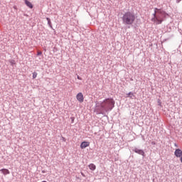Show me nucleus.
Instances as JSON below:
<instances>
[{
  "instance_id": "obj_13",
  "label": "nucleus",
  "mask_w": 182,
  "mask_h": 182,
  "mask_svg": "<svg viewBox=\"0 0 182 182\" xmlns=\"http://www.w3.org/2000/svg\"><path fill=\"white\" fill-rule=\"evenodd\" d=\"M37 76H38V73H36V72L33 73V79L36 78Z\"/></svg>"
},
{
  "instance_id": "obj_17",
  "label": "nucleus",
  "mask_w": 182,
  "mask_h": 182,
  "mask_svg": "<svg viewBox=\"0 0 182 182\" xmlns=\"http://www.w3.org/2000/svg\"><path fill=\"white\" fill-rule=\"evenodd\" d=\"M180 161H181V163H182V156L180 158Z\"/></svg>"
},
{
  "instance_id": "obj_18",
  "label": "nucleus",
  "mask_w": 182,
  "mask_h": 182,
  "mask_svg": "<svg viewBox=\"0 0 182 182\" xmlns=\"http://www.w3.org/2000/svg\"><path fill=\"white\" fill-rule=\"evenodd\" d=\"M175 147H178L177 144H174Z\"/></svg>"
},
{
  "instance_id": "obj_19",
  "label": "nucleus",
  "mask_w": 182,
  "mask_h": 182,
  "mask_svg": "<svg viewBox=\"0 0 182 182\" xmlns=\"http://www.w3.org/2000/svg\"><path fill=\"white\" fill-rule=\"evenodd\" d=\"M41 182H48V181H41Z\"/></svg>"
},
{
  "instance_id": "obj_6",
  "label": "nucleus",
  "mask_w": 182,
  "mask_h": 182,
  "mask_svg": "<svg viewBox=\"0 0 182 182\" xmlns=\"http://www.w3.org/2000/svg\"><path fill=\"white\" fill-rule=\"evenodd\" d=\"M174 154L176 157H180V159L182 157V150L180 149H177L174 151Z\"/></svg>"
},
{
  "instance_id": "obj_11",
  "label": "nucleus",
  "mask_w": 182,
  "mask_h": 182,
  "mask_svg": "<svg viewBox=\"0 0 182 182\" xmlns=\"http://www.w3.org/2000/svg\"><path fill=\"white\" fill-rule=\"evenodd\" d=\"M127 97H130L131 99H132V96H134V93L133 92H129L128 94H127Z\"/></svg>"
},
{
  "instance_id": "obj_2",
  "label": "nucleus",
  "mask_w": 182,
  "mask_h": 182,
  "mask_svg": "<svg viewBox=\"0 0 182 182\" xmlns=\"http://www.w3.org/2000/svg\"><path fill=\"white\" fill-rule=\"evenodd\" d=\"M115 102L112 98H107L103 102H100V107L105 112H109L112 110L114 107Z\"/></svg>"
},
{
  "instance_id": "obj_1",
  "label": "nucleus",
  "mask_w": 182,
  "mask_h": 182,
  "mask_svg": "<svg viewBox=\"0 0 182 182\" xmlns=\"http://www.w3.org/2000/svg\"><path fill=\"white\" fill-rule=\"evenodd\" d=\"M153 16L154 17L151 18V21L156 25H159L161 24L163 21H164V19L169 15L163 9L154 8V14Z\"/></svg>"
},
{
  "instance_id": "obj_15",
  "label": "nucleus",
  "mask_w": 182,
  "mask_h": 182,
  "mask_svg": "<svg viewBox=\"0 0 182 182\" xmlns=\"http://www.w3.org/2000/svg\"><path fill=\"white\" fill-rule=\"evenodd\" d=\"M176 3L178 4L180 3L182 0H176Z\"/></svg>"
},
{
  "instance_id": "obj_7",
  "label": "nucleus",
  "mask_w": 182,
  "mask_h": 182,
  "mask_svg": "<svg viewBox=\"0 0 182 182\" xmlns=\"http://www.w3.org/2000/svg\"><path fill=\"white\" fill-rule=\"evenodd\" d=\"M134 153H136L137 154H140L141 156H145V152L142 149H138L137 148H135L134 149Z\"/></svg>"
},
{
  "instance_id": "obj_4",
  "label": "nucleus",
  "mask_w": 182,
  "mask_h": 182,
  "mask_svg": "<svg viewBox=\"0 0 182 182\" xmlns=\"http://www.w3.org/2000/svg\"><path fill=\"white\" fill-rule=\"evenodd\" d=\"M76 99L78 102H84V96L82 92H79L76 95Z\"/></svg>"
},
{
  "instance_id": "obj_8",
  "label": "nucleus",
  "mask_w": 182,
  "mask_h": 182,
  "mask_svg": "<svg viewBox=\"0 0 182 182\" xmlns=\"http://www.w3.org/2000/svg\"><path fill=\"white\" fill-rule=\"evenodd\" d=\"M24 4H26V6H27L30 9L33 8V5L28 0H24Z\"/></svg>"
},
{
  "instance_id": "obj_9",
  "label": "nucleus",
  "mask_w": 182,
  "mask_h": 182,
  "mask_svg": "<svg viewBox=\"0 0 182 182\" xmlns=\"http://www.w3.org/2000/svg\"><path fill=\"white\" fill-rule=\"evenodd\" d=\"M1 172H2V173L4 175V176H6V175H9L10 174V171L9 169L7 168H2L0 170Z\"/></svg>"
},
{
  "instance_id": "obj_10",
  "label": "nucleus",
  "mask_w": 182,
  "mask_h": 182,
  "mask_svg": "<svg viewBox=\"0 0 182 182\" xmlns=\"http://www.w3.org/2000/svg\"><path fill=\"white\" fill-rule=\"evenodd\" d=\"M88 168L90 171H95L96 170V165L94 164H90L88 165Z\"/></svg>"
},
{
  "instance_id": "obj_14",
  "label": "nucleus",
  "mask_w": 182,
  "mask_h": 182,
  "mask_svg": "<svg viewBox=\"0 0 182 182\" xmlns=\"http://www.w3.org/2000/svg\"><path fill=\"white\" fill-rule=\"evenodd\" d=\"M42 55V52L41 51L37 52V55Z\"/></svg>"
},
{
  "instance_id": "obj_12",
  "label": "nucleus",
  "mask_w": 182,
  "mask_h": 182,
  "mask_svg": "<svg viewBox=\"0 0 182 182\" xmlns=\"http://www.w3.org/2000/svg\"><path fill=\"white\" fill-rule=\"evenodd\" d=\"M47 21L48 22V26H50L52 28V23L49 18H47Z\"/></svg>"
},
{
  "instance_id": "obj_16",
  "label": "nucleus",
  "mask_w": 182,
  "mask_h": 182,
  "mask_svg": "<svg viewBox=\"0 0 182 182\" xmlns=\"http://www.w3.org/2000/svg\"><path fill=\"white\" fill-rule=\"evenodd\" d=\"M77 78L78 80H82V78H81L80 76H77Z\"/></svg>"
},
{
  "instance_id": "obj_5",
  "label": "nucleus",
  "mask_w": 182,
  "mask_h": 182,
  "mask_svg": "<svg viewBox=\"0 0 182 182\" xmlns=\"http://www.w3.org/2000/svg\"><path fill=\"white\" fill-rule=\"evenodd\" d=\"M90 143L89 141H82L80 144V149H86V147H89Z\"/></svg>"
},
{
  "instance_id": "obj_3",
  "label": "nucleus",
  "mask_w": 182,
  "mask_h": 182,
  "mask_svg": "<svg viewBox=\"0 0 182 182\" xmlns=\"http://www.w3.org/2000/svg\"><path fill=\"white\" fill-rule=\"evenodd\" d=\"M136 20V15L132 12H127L122 16V22L125 25H132Z\"/></svg>"
}]
</instances>
